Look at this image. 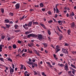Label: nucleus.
Here are the masks:
<instances>
[{
    "label": "nucleus",
    "mask_w": 76,
    "mask_h": 76,
    "mask_svg": "<svg viewBox=\"0 0 76 76\" xmlns=\"http://www.w3.org/2000/svg\"><path fill=\"white\" fill-rule=\"evenodd\" d=\"M18 53H20V51H21V49L20 48H19L18 50Z\"/></svg>",
    "instance_id": "13d9d810"
},
{
    "label": "nucleus",
    "mask_w": 76,
    "mask_h": 76,
    "mask_svg": "<svg viewBox=\"0 0 76 76\" xmlns=\"http://www.w3.org/2000/svg\"><path fill=\"white\" fill-rule=\"evenodd\" d=\"M32 22L30 21L28 23V24L26 23H25V25H23V26L24 29H28V28H26V27L27 26H29V27H31L32 25Z\"/></svg>",
    "instance_id": "f257e3e1"
},
{
    "label": "nucleus",
    "mask_w": 76,
    "mask_h": 76,
    "mask_svg": "<svg viewBox=\"0 0 76 76\" xmlns=\"http://www.w3.org/2000/svg\"><path fill=\"white\" fill-rule=\"evenodd\" d=\"M70 32H71V31H70V30H68L67 31V33L68 34V35H70Z\"/></svg>",
    "instance_id": "5701e85b"
},
{
    "label": "nucleus",
    "mask_w": 76,
    "mask_h": 76,
    "mask_svg": "<svg viewBox=\"0 0 76 76\" xmlns=\"http://www.w3.org/2000/svg\"><path fill=\"white\" fill-rule=\"evenodd\" d=\"M71 66H72L73 67V68H74V69H76V67H75V66L72 64H71Z\"/></svg>",
    "instance_id": "c756f323"
},
{
    "label": "nucleus",
    "mask_w": 76,
    "mask_h": 76,
    "mask_svg": "<svg viewBox=\"0 0 76 76\" xmlns=\"http://www.w3.org/2000/svg\"><path fill=\"white\" fill-rule=\"evenodd\" d=\"M2 46H1V45H0V49H2Z\"/></svg>",
    "instance_id": "338daca9"
},
{
    "label": "nucleus",
    "mask_w": 76,
    "mask_h": 76,
    "mask_svg": "<svg viewBox=\"0 0 76 76\" xmlns=\"http://www.w3.org/2000/svg\"><path fill=\"white\" fill-rule=\"evenodd\" d=\"M64 68L66 71H67V70H69V66H68L67 63H66L65 64Z\"/></svg>",
    "instance_id": "7ed1b4c3"
},
{
    "label": "nucleus",
    "mask_w": 76,
    "mask_h": 76,
    "mask_svg": "<svg viewBox=\"0 0 76 76\" xmlns=\"http://www.w3.org/2000/svg\"><path fill=\"white\" fill-rule=\"evenodd\" d=\"M1 12L2 13H4V9L1 8Z\"/></svg>",
    "instance_id": "bb28decb"
},
{
    "label": "nucleus",
    "mask_w": 76,
    "mask_h": 76,
    "mask_svg": "<svg viewBox=\"0 0 76 76\" xmlns=\"http://www.w3.org/2000/svg\"><path fill=\"white\" fill-rule=\"evenodd\" d=\"M8 48H9V50H12V46H9Z\"/></svg>",
    "instance_id": "c03bdc74"
},
{
    "label": "nucleus",
    "mask_w": 76,
    "mask_h": 76,
    "mask_svg": "<svg viewBox=\"0 0 76 76\" xmlns=\"http://www.w3.org/2000/svg\"><path fill=\"white\" fill-rule=\"evenodd\" d=\"M12 67L13 68V69H15V65H14V64H12Z\"/></svg>",
    "instance_id": "a19ab883"
},
{
    "label": "nucleus",
    "mask_w": 76,
    "mask_h": 76,
    "mask_svg": "<svg viewBox=\"0 0 76 76\" xmlns=\"http://www.w3.org/2000/svg\"><path fill=\"white\" fill-rule=\"evenodd\" d=\"M37 55V56H40V55L39 54V53H38V52L37 53H36Z\"/></svg>",
    "instance_id": "6e6d98bb"
},
{
    "label": "nucleus",
    "mask_w": 76,
    "mask_h": 76,
    "mask_svg": "<svg viewBox=\"0 0 76 76\" xmlns=\"http://www.w3.org/2000/svg\"><path fill=\"white\" fill-rule=\"evenodd\" d=\"M50 46L51 47H52V48H54V47H53V45H50Z\"/></svg>",
    "instance_id": "0e129e2a"
},
{
    "label": "nucleus",
    "mask_w": 76,
    "mask_h": 76,
    "mask_svg": "<svg viewBox=\"0 0 76 76\" xmlns=\"http://www.w3.org/2000/svg\"><path fill=\"white\" fill-rule=\"evenodd\" d=\"M72 72L73 75H75V71H72Z\"/></svg>",
    "instance_id": "680f3d73"
},
{
    "label": "nucleus",
    "mask_w": 76,
    "mask_h": 76,
    "mask_svg": "<svg viewBox=\"0 0 76 76\" xmlns=\"http://www.w3.org/2000/svg\"><path fill=\"white\" fill-rule=\"evenodd\" d=\"M72 16H75V14L73 12H72V13L71 14Z\"/></svg>",
    "instance_id": "49530a36"
},
{
    "label": "nucleus",
    "mask_w": 76,
    "mask_h": 76,
    "mask_svg": "<svg viewBox=\"0 0 76 76\" xmlns=\"http://www.w3.org/2000/svg\"><path fill=\"white\" fill-rule=\"evenodd\" d=\"M58 22L59 23V25H61V24H62V23H63V21L59 20L58 21Z\"/></svg>",
    "instance_id": "f3484780"
},
{
    "label": "nucleus",
    "mask_w": 76,
    "mask_h": 76,
    "mask_svg": "<svg viewBox=\"0 0 76 76\" xmlns=\"http://www.w3.org/2000/svg\"><path fill=\"white\" fill-rule=\"evenodd\" d=\"M28 50L29 53H32V51H31V50H30L29 49H28Z\"/></svg>",
    "instance_id": "f704fd0d"
},
{
    "label": "nucleus",
    "mask_w": 76,
    "mask_h": 76,
    "mask_svg": "<svg viewBox=\"0 0 76 76\" xmlns=\"http://www.w3.org/2000/svg\"><path fill=\"white\" fill-rule=\"evenodd\" d=\"M40 7H44V4H42V3H40L39 4Z\"/></svg>",
    "instance_id": "4be33fe9"
},
{
    "label": "nucleus",
    "mask_w": 76,
    "mask_h": 76,
    "mask_svg": "<svg viewBox=\"0 0 76 76\" xmlns=\"http://www.w3.org/2000/svg\"><path fill=\"white\" fill-rule=\"evenodd\" d=\"M53 21L52 20H50L49 21H48V23H52L53 22Z\"/></svg>",
    "instance_id": "09e8293b"
},
{
    "label": "nucleus",
    "mask_w": 76,
    "mask_h": 76,
    "mask_svg": "<svg viewBox=\"0 0 76 76\" xmlns=\"http://www.w3.org/2000/svg\"><path fill=\"white\" fill-rule=\"evenodd\" d=\"M15 9H19L20 7V4L19 3L16 4L15 5Z\"/></svg>",
    "instance_id": "39448f33"
},
{
    "label": "nucleus",
    "mask_w": 76,
    "mask_h": 76,
    "mask_svg": "<svg viewBox=\"0 0 76 76\" xmlns=\"http://www.w3.org/2000/svg\"><path fill=\"white\" fill-rule=\"evenodd\" d=\"M10 21L8 19H5L4 20V23H9L10 22Z\"/></svg>",
    "instance_id": "ddd939ff"
},
{
    "label": "nucleus",
    "mask_w": 76,
    "mask_h": 76,
    "mask_svg": "<svg viewBox=\"0 0 76 76\" xmlns=\"http://www.w3.org/2000/svg\"><path fill=\"white\" fill-rule=\"evenodd\" d=\"M58 29L59 31L60 32H61V33H62L63 32L61 31V30L60 28H59V27H58Z\"/></svg>",
    "instance_id": "cd10ccee"
},
{
    "label": "nucleus",
    "mask_w": 76,
    "mask_h": 76,
    "mask_svg": "<svg viewBox=\"0 0 76 76\" xmlns=\"http://www.w3.org/2000/svg\"><path fill=\"white\" fill-rule=\"evenodd\" d=\"M62 51L64 53H65V54H68V51H67L66 49H65L64 48H62Z\"/></svg>",
    "instance_id": "20e7f679"
},
{
    "label": "nucleus",
    "mask_w": 76,
    "mask_h": 76,
    "mask_svg": "<svg viewBox=\"0 0 76 76\" xmlns=\"http://www.w3.org/2000/svg\"><path fill=\"white\" fill-rule=\"evenodd\" d=\"M18 43H19V44H21V43H22V42L20 40H18Z\"/></svg>",
    "instance_id": "8fccbe9b"
},
{
    "label": "nucleus",
    "mask_w": 76,
    "mask_h": 76,
    "mask_svg": "<svg viewBox=\"0 0 76 76\" xmlns=\"http://www.w3.org/2000/svg\"><path fill=\"white\" fill-rule=\"evenodd\" d=\"M38 37V35L34 34H31V37L33 38H37Z\"/></svg>",
    "instance_id": "6e6552de"
},
{
    "label": "nucleus",
    "mask_w": 76,
    "mask_h": 76,
    "mask_svg": "<svg viewBox=\"0 0 76 76\" xmlns=\"http://www.w3.org/2000/svg\"><path fill=\"white\" fill-rule=\"evenodd\" d=\"M19 26L18 25H16L14 26V28H15V29H16Z\"/></svg>",
    "instance_id": "a878e982"
},
{
    "label": "nucleus",
    "mask_w": 76,
    "mask_h": 76,
    "mask_svg": "<svg viewBox=\"0 0 76 76\" xmlns=\"http://www.w3.org/2000/svg\"><path fill=\"white\" fill-rule=\"evenodd\" d=\"M12 39V38L8 37L7 38L8 41H10Z\"/></svg>",
    "instance_id": "58836bf2"
},
{
    "label": "nucleus",
    "mask_w": 76,
    "mask_h": 76,
    "mask_svg": "<svg viewBox=\"0 0 76 76\" xmlns=\"http://www.w3.org/2000/svg\"><path fill=\"white\" fill-rule=\"evenodd\" d=\"M5 25L6 26V28H9V27H10V25L9 24H5Z\"/></svg>",
    "instance_id": "aec40b11"
},
{
    "label": "nucleus",
    "mask_w": 76,
    "mask_h": 76,
    "mask_svg": "<svg viewBox=\"0 0 76 76\" xmlns=\"http://www.w3.org/2000/svg\"><path fill=\"white\" fill-rule=\"evenodd\" d=\"M65 46H68L69 45V44H68L67 43H66L65 44Z\"/></svg>",
    "instance_id": "603ef678"
},
{
    "label": "nucleus",
    "mask_w": 76,
    "mask_h": 76,
    "mask_svg": "<svg viewBox=\"0 0 76 76\" xmlns=\"http://www.w3.org/2000/svg\"><path fill=\"white\" fill-rule=\"evenodd\" d=\"M58 66H60V67H64V65L63 64H58Z\"/></svg>",
    "instance_id": "dca6fc26"
},
{
    "label": "nucleus",
    "mask_w": 76,
    "mask_h": 76,
    "mask_svg": "<svg viewBox=\"0 0 76 76\" xmlns=\"http://www.w3.org/2000/svg\"><path fill=\"white\" fill-rule=\"evenodd\" d=\"M62 38H63V36H60L59 37V39L60 40V41L61 40V39H62Z\"/></svg>",
    "instance_id": "c9c22d12"
},
{
    "label": "nucleus",
    "mask_w": 76,
    "mask_h": 76,
    "mask_svg": "<svg viewBox=\"0 0 76 76\" xmlns=\"http://www.w3.org/2000/svg\"><path fill=\"white\" fill-rule=\"evenodd\" d=\"M12 4H16V2L15 1H14L13 2H12Z\"/></svg>",
    "instance_id": "e2e57ef3"
},
{
    "label": "nucleus",
    "mask_w": 76,
    "mask_h": 76,
    "mask_svg": "<svg viewBox=\"0 0 76 76\" xmlns=\"http://www.w3.org/2000/svg\"><path fill=\"white\" fill-rule=\"evenodd\" d=\"M30 44H28V45L29 47H32L34 46V43L31 42L30 43Z\"/></svg>",
    "instance_id": "0eeeda50"
},
{
    "label": "nucleus",
    "mask_w": 76,
    "mask_h": 76,
    "mask_svg": "<svg viewBox=\"0 0 76 76\" xmlns=\"http://www.w3.org/2000/svg\"><path fill=\"white\" fill-rule=\"evenodd\" d=\"M34 75H37V72H36V71H34Z\"/></svg>",
    "instance_id": "4d7b16f0"
},
{
    "label": "nucleus",
    "mask_w": 76,
    "mask_h": 76,
    "mask_svg": "<svg viewBox=\"0 0 76 76\" xmlns=\"http://www.w3.org/2000/svg\"><path fill=\"white\" fill-rule=\"evenodd\" d=\"M29 61L27 62L29 64H33V62H31L32 61L31 60V58H29Z\"/></svg>",
    "instance_id": "9b49d317"
},
{
    "label": "nucleus",
    "mask_w": 76,
    "mask_h": 76,
    "mask_svg": "<svg viewBox=\"0 0 76 76\" xmlns=\"http://www.w3.org/2000/svg\"><path fill=\"white\" fill-rule=\"evenodd\" d=\"M72 27H74L75 26V23H72Z\"/></svg>",
    "instance_id": "a18cd8bd"
},
{
    "label": "nucleus",
    "mask_w": 76,
    "mask_h": 76,
    "mask_svg": "<svg viewBox=\"0 0 76 76\" xmlns=\"http://www.w3.org/2000/svg\"><path fill=\"white\" fill-rule=\"evenodd\" d=\"M22 57H25V53H23V54L22 55Z\"/></svg>",
    "instance_id": "5fc2aeb1"
},
{
    "label": "nucleus",
    "mask_w": 76,
    "mask_h": 76,
    "mask_svg": "<svg viewBox=\"0 0 76 76\" xmlns=\"http://www.w3.org/2000/svg\"><path fill=\"white\" fill-rule=\"evenodd\" d=\"M42 34H39L38 36V39L39 41H42L43 38L42 37Z\"/></svg>",
    "instance_id": "f03ea898"
},
{
    "label": "nucleus",
    "mask_w": 76,
    "mask_h": 76,
    "mask_svg": "<svg viewBox=\"0 0 76 76\" xmlns=\"http://www.w3.org/2000/svg\"><path fill=\"white\" fill-rule=\"evenodd\" d=\"M53 20L54 22H56V23H57V21H56V19H55L54 18H53Z\"/></svg>",
    "instance_id": "3c124183"
},
{
    "label": "nucleus",
    "mask_w": 76,
    "mask_h": 76,
    "mask_svg": "<svg viewBox=\"0 0 76 76\" xmlns=\"http://www.w3.org/2000/svg\"><path fill=\"white\" fill-rule=\"evenodd\" d=\"M53 56L55 58H56V59H57V56H56L55 54H53Z\"/></svg>",
    "instance_id": "473e14b6"
},
{
    "label": "nucleus",
    "mask_w": 76,
    "mask_h": 76,
    "mask_svg": "<svg viewBox=\"0 0 76 76\" xmlns=\"http://www.w3.org/2000/svg\"><path fill=\"white\" fill-rule=\"evenodd\" d=\"M58 6V4H57L55 6V8L56 9V13H59V10L58 9V8H57V6Z\"/></svg>",
    "instance_id": "1a4fd4ad"
},
{
    "label": "nucleus",
    "mask_w": 76,
    "mask_h": 76,
    "mask_svg": "<svg viewBox=\"0 0 76 76\" xmlns=\"http://www.w3.org/2000/svg\"><path fill=\"white\" fill-rule=\"evenodd\" d=\"M57 15L56 14L55 15L54 18H57Z\"/></svg>",
    "instance_id": "052dcab7"
},
{
    "label": "nucleus",
    "mask_w": 76,
    "mask_h": 76,
    "mask_svg": "<svg viewBox=\"0 0 76 76\" xmlns=\"http://www.w3.org/2000/svg\"><path fill=\"white\" fill-rule=\"evenodd\" d=\"M48 32L49 35H51V31H50V30H48Z\"/></svg>",
    "instance_id": "72a5a7b5"
},
{
    "label": "nucleus",
    "mask_w": 76,
    "mask_h": 76,
    "mask_svg": "<svg viewBox=\"0 0 76 76\" xmlns=\"http://www.w3.org/2000/svg\"><path fill=\"white\" fill-rule=\"evenodd\" d=\"M25 15H24L21 18H20V20H22L25 18Z\"/></svg>",
    "instance_id": "4c0bfd02"
},
{
    "label": "nucleus",
    "mask_w": 76,
    "mask_h": 76,
    "mask_svg": "<svg viewBox=\"0 0 76 76\" xmlns=\"http://www.w3.org/2000/svg\"><path fill=\"white\" fill-rule=\"evenodd\" d=\"M64 55V54L63 53H61L60 54V56H61V57H62V56H63Z\"/></svg>",
    "instance_id": "bf43d9fd"
},
{
    "label": "nucleus",
    "mask_w": 76,
    "mask_h": 76,
    "mask_svg": "<svg viewBox=\"0 0 76 76\" xmlns=\"http://www.w3.org/2000/svg\"><path fill=\"white\" fill-rule=\"evenodd\" d=\"M30 33H31V32L30 31H26L25 33V34L26 35H28V34H30Z\"/></svg>",
    "instance_id": "412c9836"
},
{
    "label": "nucleus",
    "mask_w": 76,
    "mask_h": 76,
    "mask_svg": "<svg viewBox=\"0 0 76 76\" xmlns=\"http://www.w3.org/2000/svg\"><path fill=\"white\" fill-rule=\"evenodd\" d=\"M0 60L2 62H4V59L3 58L0 57Z\"/></svg>",
    "instance_id": "2eb2a0df"
},
{
    "label": "nucleus",
    "mask_w": 76,
    "mask_h": 76,
    "mask_svg": "<svg viewBox=\"0 0 76 76\" xmlns=\"http://www.w3.org/2000/svg\"><path fill=\"white\" fill-rule=\"evenodd\" d=\"M40 25L42 26H44V25L43 24H40Z\"/></svg>",
    "instance_id": "774afa93"
},
{
    "label": "nucleus",
    "mask_w": 76,
    "mask_h": 76,
    "mask_svg": "<svg viewBox=\"0 0 76 76\" xmlns=\"http://www.w3.org/2000/svg\"><path fill=\"white\" fill-rule=\"evenodd\" d=\"M67 10L68 11H69L70 10V8L69 7L67 8Z\"/></svg>",
    "instance_id": "69168bd1"
},
{
    "label": "nucleus",
    "mask_w": 76,
    "mask_h": 76,
    "mask_svg": "<svg viewBox=\"0 0 76 76\" xmlns=\"http://www.w3.org/2000/svg\"><path fill=\"white\" fill-rule=\"evenodd\" d=\"M55 49V51L56 52V53H57L59 51H60V49Z\"/></svg>",
    "instance_id": "a211bd4d"
},
{
    "label": "nucleus",
    "mask_w": 76,
    "mask_h": 76,
    "mask_svg": "<svg viewBox=\"0 0 76 76\" xmlns=\"http://www.w3.org/2000/svg\"><path fill=\"white\" fill-rule=\"evenodd\" d=\"M24 50H25V49H23V50L21 51L20 52L21 54V53H23V51H24Z\"/></svg>",
    "instance_id": "de8ad7c7"
},
{
    "label": "nucleus",
    "mask_w": 76,
    "mask_h": 76,
    "mask_svg": "<svg viewBox=\"0 0 76 76\" xmlns=\"http://www.w3.org/2000/svg\"><path fill=\"white\" fill-rule=\"evenodd\" d=\"M55 49H60V46H59L58 45H57L56 46V48Z\"/></svg>",
    "instance_id": "c85d7f7f"
},
{
    "label": "nucleus",
    "mask_w": 76,
    "mask_h": 76,
    "mask_svg": "<svg viewBox=\"0 0 76 76\" xmlns=\"http://www.w3.org/2000/svg\"><path fill=\"white\" fill-rule=\"evenodd\" d=\"M46 63L47 64V65H48V67H53V66L51 65V64H50V62H46Z\"/></svg>",
    "instance_id": "423d86ee"
},
{
    "label": "nucleus",
    "mask_w": 76,
    "mask_h": 76,
    "mask_svg": "<svg viewBox=\"0 0 76 76\" xmlns=\"http://www.w3.org/2000/svg\"><path fill=\"white\" fill-rule=\"evenodd\" d=\"M32 65V67L33 68H35V64H31Z\"/></svg>",
    "instance_id": "e433bc0d"
},
{
    "label": "nucleus",
    "mask_w": 76,
    "mask_h": 76,
    "mask_svg": "<svg viewBox=\"0 0 76 76\" xmlns=\"http://www.w3.org/2000/svg\"><path fill=\"white\" fill-rule=\"evenodd\" d=\"M42 11H43V12H44V11H45V8H42Z\"/></svg>",
    "instance_id": "864d4df0"
},
{
    "label": "nucleus",
    "mask_w": 76,
    "mask_h": 76,
    "mask_svg": "<svg viewBox=\"0 0 76 76\" xmlns=\"http://www.w3.org/2000/svg\"><path fill=\"white\" fill-rule=\"evenodd\" d=\"M48 13V14L49 15H52V12H51L50 11H48L47 12Z\"/></svg>",
    "instance_id": "393cba45"
},
{
    "label": "nucleus",
    "mask_w": 76,
    "mask_h": 76,
    "mask_svg": "<svg viewBox=\"0 0 76 76\" xmlns=\"http://www.w3.org/2000/svg\"><path fill=\"white\" fill-rule=\"evenodd\" d=\"M10 73L11 75H12V73L14 72V69H10Z\"/></svg>",
    "instance_id": "9d476101"
},
{
    "label": "nucleus",
    "mask_w": 76,
    "mask_h": 76,
    "mask_svg": "<svg viewBox=\"0 0 76 76\" xmlns=\"http://www.w3.org/2000/svg\"><path fill=\"white\" fill-rule=\"evenodd\" d=\"M39 23L38 22H33V23L32 24H33V25L34 26H35V25H38Z\"/></svg>",
    "instance_id": "4468645a"
},
{
    "label": "nucleus",
    "mask_w": 76,
    "mask_h": 76,
    "mask_svg": "<svg viewBox=\"0 0 76 76\" xmlns=\"http://www.w3.org/2000/svg\"><path fill=\"white\" fill-rule=\"evenodd\" d=\"M12 47L14 49H16V48L17 46H16V45H13Z\"/></svg>",
    "instance_id": "b1692460"
},
{
    "label": "nucleus",
    "mask_w": 76,
    "mask_h": 76,
    "mask_svg": "<svg viewBox=\"0 0 76 76\" xmlns=\"http://www.w3.org/2000/svg\"><path fill=\"white\" fill-rule=\"evenodd\" d=\"M28 38H30L31 37H32L31 34H29L27 36Z\"/></svg>",
    "instance_id": "2f4dec72"
},
{
    "label": "nucleus",
    "mask_w": 76,
    "mask_h": 76,
    "mask_svg": "<svg viewBox=\"0 0 76 76\" xmlns=\"http://www.w3.org/2000/svg\"><path fill=\"white\" fill-rule=\"evenodd\" d=\"M33 51H34V52L35 53H37L38 52L37 51V50H36L35 49L33 50Z\"/></svg>",
    "instance_id": "37998d69"
},
{
    "label": "nucleus",
    "mask_w": 76,
    "mask_h": 76,
    "mask_svg": "<svg viewBox=\"0 0 76 76\" xmlns=\"http://www.w3.org/2000/svg\"><path fill=\"white\" fill-rule=\"evenodd\" d=\"M1 38L3 39H4V38H5V36L2 35L1 36Z\"/></svg>",
    "instance_id": "ea45409f"
},
{
    "label": "nucleus",
    "mask_w": 76,
    "mask_h": 76,
    "mask_svg": "<svg viewBox=\"0 0 76 76\" xmlns=\"http://www.w3.org/2000/svg\"><path fill=\"white\" fill-rule=\"evenodd\" d=\"M42 45H43L44 47L45 48H47V47L48 44L46 43H42Z\"/></svg>",
    "instance_id": "f8f14e48"
},
{
    "label": "nucleus",
    "mask_w": 76,
    "mask_h": 76,
    "mask_svg": "<svg viewBox=\"0 0 76 76\" xmlns=\"http://www.w3.org/2000/svg\"><path fill=\"white\" fill-rule=\"evenodd\" d=\"M7 58L8 60L9 61H10L11 62H12L13 61L10 59V58H7Z\"/></svg>",
    "instance_id": "6ab92c4d"
},
{
    "label": "nucleus",
    "mask_w": 76,
    "mask_h": 76,
    "mask_svg": "<svg viewBox=\"0 0 76 76\" xmlns=\"http://www.w3.org/2000/svg\"><path fill=\"white\" fill-rule=\"evenodd\" d=\"M70 69H71V70H73V71H74V72H76V70H75V69H73V68H72V67H71V68H70Z\"/></svg>",
    "instance_id": "79ce46f5"
},
{
    "label": "nucleus",
    "mask_w": 76,
    "mask_h": 76,
    "mask_svg": "<svg viewBox=\"0 0 76 76\" xmlns=\"http://www.w3.org/2000/svg\"><path fill=\"white\" fill-rule=\"evenodd\" d=\"M9 15H10V16H13L14 15H13V13L10 12L9 13Z\"/></svg>",
    "instance_id": "7c9ffc66"
}]
</instances>
